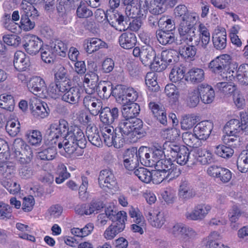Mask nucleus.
Returning a JSON list of instances; mask_svg holds the SVG:
<instances>
[{"label": "nucleus", "instance_id": "e433bc0d", "mask_svg": "<svg viewBox=\"0 0 248 248\" xmlns=\"http://www.w3.org/2000/svg\"><path fill=\"white\" fill-rule=\"evenodd\" d=\"M98 93L101 98L107 99L111 95H112V90L113 85L108 81L100 82L98 85Z\"/></svg>", "mask_w": 248, "mask_h": 248}, {"label": "nucleus", "instance_id": "052dcab7", "mask_svg": "<svg viewBox=\"0 0 248 248\" xmlns=\"http://www.w3.org/2000/svg\"><path fill=\"white\" fill-rule=\"evenodd\" d=\"M12 208L8 204L0 202V220H7L13 217Z\"/></svg>", "mask_w": 248, "mask_h": 248}, {"label": "nucleus", "instance_id": "ea45409f", "mask_svg": "<svg viewBox=\"0 0 248 248\" xmlns=\"http://www.w3.org/2000/svg\"><path fill=\"white\" fill-rule=\"evenodd\" d=\"M185 72V68L184 67L178 64H176L170 73V79L173 82L180 81L184 78Z\"/></svg>", "mask_w": 248, "mask_h": 248}, {"label": "nucleus", "instance_id": "69168bd1", "mask_svg": "<svg viewBox=\"0 0 248 248\" xmlns=\"http://www.w3.org/2000/svg\"><path fill=\"white\" fill-rule=\"evenodd\" d=\"M76 10L77 16L80 18H87L91 17L93 13L91 10L88 8L84 3L81 2L79 5H78Z\"/></svg>", "mask_w": 248, "mask_h": 248}, {"label": "nucleus", "instance_id": "0e129e2a", "mask_svg": "<svg viewBox=\"0 0 248 248\" xmlns=\"http://www.w3.org/2000/svg\"><path fill=\"white\" fill-rule=\"evenodd\" d=\"M28 142L32 145H36L41 143L42 140L41 133L38 130H31L26 135Z\"/></svg>", "mask_w": 248, "mask_h": 248}, {"label": "nucleus", "instance_id": "e2e57ef3", "mask_svg": "<svg viewBox=\"0 0 248 248\" xmlns=\"http://www.w3.org/2000/svg\"><path fill=\"white\" fill-rule=\"evenodd\" d=\"M3 41L8 46L16 47L21 43V37L16 34H5L2 37Z\"/></svg>", "mask_w": 248, "mask_h": 248}, {"label": "nucleus", "instance_id": "6e6552de", "mask_svg": "<svg viewBox=\"0 0 248 248\" xmlns=\"http://www.w3.org/2000/svg\"><path fill=\"white\" fill-rule=\"evenodd\" d=\"M149 0H140L139 2V7L133 5V1H129L126 0L125 5V15L127 19L133 18L143 16L146 13L148 10Z\"/></svg>", "mask_w": 248, "mask_h": 248}, {"label": "nucleus", "instance_id": "680f3d73", "mask_svg": "<svg viewBox=\"0 0 248 248\" xmlns=\"http://www.w3.org/2000/svg\"><path fill=\"white\" fill-rule=\"evenodd\" d=\"M233 150L230 147L223 145L217 146L215 151V154L223 158H229L233 154Z\"/></svg>", "mask_w": 248, "mask_h": 248}, {"label": "nucleus", "instance_id": "a18cd8bd", "mask_svg": "<svg viewBox=\"0 0 248 248\" xmlns=\"http://www.w3.org/2000/svg\"><path fill=\"white\" fill-rule=\"evenodd\" d=\"M174 14L176 18L180 21L187 20L188 18L195 17L196 16L189 13L187 7L184 5H179L174 9Z\"/></svg>", "mask_w": 248, "mask_h": 248}, {"label": "nucleus", "instance_id": "3c124183", "mask_svg": "<svg viewBox=\"0 0 248 248\" xmlns=\"http://www.w3.org/2000/svg\"><path fill=\"white\" fill-rule=\"evenodd\" d=\"M182 146H180L175 143L171 141H166L163 144V149L168 155L170 156L172 158L176 156L177 153L181 150Z\"/></svg>", "mask_w": 248, "mask_h": 248}, {"label": "nucleus", "instance_id": "2eb2a0df", "mask_svg": "<svg viewBox=\"0 0 248 248\" xmlns=\"http://www.w3.org/2000/svg\"><path fill=\"white\" fill-rule=\"evenodd\" d=\"M25 41L23 46L26 51L30 55H36L43 46V42L35 35L27 37Z\"/></svg>", "mask_w": 248, "mask_h": 248}, {"label": "nucleus", "instance_id": "39448f33", "mask_svg": "<svg viewBox=\"0 0 248 248\" xmlns=\"http://www.w3.org/2000/svg\"><path fill=\"white\" fill-rule=\"evenodd\" d=\"M67 46L62 41L57 40L50 45H45L40 50L41 58L46 63H52L54 62L56 56H66Z\"/></svg>", "mask_w": 248, "mask_h": 248}, {"label": "nucleus", "instance_id": "393cba45", "mask_svg": "<svg viewBox=\"0 0 248 248\" xmlns=\"http://www.w3.org/2000/svg\"><path fill=\"white\" fill-rule=\"evenodd\" d=\"M30 91L37 95L40 93L43 92L46 88L44 80L39 77L32 78L28 84Z\"/></svg>", "mask_w": 248, "mask_h": 248}, {"label": "nucleus", "instance_id": "4468645a", "mask_svg": "<svg viewBox=\"0 0 248 248\" xmlns=\"http://www.w3.org/2000/svg\"><path fill=\"white\" fill-rule=\"evenodd\" d=\"M138 156L136 148H128L125 151V168L127 173L131 175L132 172L137 168Z\"/></svg>", "mask_w": 248, "mask_h": 248}, {"label": "nucleus", "instance_id": "c85d7f7f", "mask_svg": "<svg viewBox=\"0 0 248 248\" xmlns=\"http://www.w3.org/2000/svg\"><path fill=\"white\" fill-rule=\"evenodd\" d=\"M212 41L214 47L217 50H222L227 46L226 31H219L213 34Z\"/></svg>", "mask_w": 248, "mask_h": 248}, {"label": "nucleus", "instance_id": "ddd939ff", "mask_svg": "<svg viewBox=\"0 0 248 248\" xmlns=\"http://www.w3.org/2000/svg\"><path fill=\"white\" fill-rule=\"evenodd\" d=\"M13 150L16 156L22 155L27 156L26 161H31L32 151L30 147L20 138L15 140L13 144Z\"/></svg>", "mask_w": 248, "mask_h": 248}, {"label": "nucleus", "instance_id": "774afa93", "mask_svg": "<svg viewBox=\"0 0 248 248\" xmlns=\"http://www.w3.org/2000/svg\"><path fill=\"white\" fill-rule=\"evenodd\" d=\"M222 140L224 143L231 146V148H236L240 145V139L237 135L226 134L223 136Z\"/></svg>", "mask_w": 248, "mask_h": 248}, {"label": "nucleus", "instance_id": "1a4fd4ad", "mask_svg": "<svg viewBox=\"0 0 248 248\" xmlns=\"http://www.w3.org/2000/svg\"><path fill=\"white\" fill-rule=\"evenodd\" d=\"M100 186L104 190L117 189V183L112 172L108 169L101 170L98 178Z\"/></svg>", "mask_w": 248, "mask_h": 248}, {"label": "nucleus", "instance_id": "09e8293b", "mask_svg": "<svg viewBox=\"0 0 248 248\" xmlns=\"http://www.w3.org/2000/svg\"><path fill=\"white\" fill-rule=\"evenodd\" d=\"M215 88L218 91L223 93L225 95L229 96L236 92V88L235 86L232 85L229 83L225 82H221L217 83Z\"/></svg>", "mask_w": 248, "mask_h": 248}, {"label": "nucleus", "instance_id": "4c0bfd02", "mask_svg": "<svg viewBox=\"0 0 248 248\" xmlns=\"http://www.w3.org/2000/svg\"><path fill=\"white\" fill-rule=\"evenodd\" d=\"M221 239V236L217 232H211L208 236V241L206 245V248H230L225 246L223 244L218 242Z\"/></svg>", "mask_w": 248, "mask_h": 248}, {"label": "nucleus", "instance_id": "423d86ee", "mask_svg": "<svg viewBox=\"0 0 248 248\" xmlns=\"http://www.w3.org/2000/svg\"><path fill=\"white\" fill-rule=\"evenodd\" d=\"M143 136L142 121L135 117L126 119L125 116V141L135 143Z\"/></svg>", "mask_w": 248, "mask_h": 248}, {"label": "nucleus", "instance_id": "4be33fe9", "mask_svg": "<svg viewBox=\"0 0 248 248\" xmlns=\"http://www.w3.org/2000/svg\"><path fill=\"white\" fill-rule=\"evenodd\" d=\"M107 21L109 24L115 28L116 30L120 31H124L123 22L124 21V16L116 10H113L110 13H108Z\"/></svg>", "mask_w": 248, "mask_h": 248}, {"label": "nucleus", "instance_id": "5fc2aeb1", "mask_svg": "<svg viewBox=\"0 0 248 248\" xmlns=\"http://www.w3.org/2000/svg\"><path fill=\"white\" fill-rule=\"evenodd\" d=\"M200 96L198 88L189 92L186 99L187 105L190 108L196 107L200 102Z\"/></svg>", "mask_w": 248, "mask_h": 248}, {"label": "nucleus", "instance_id": "412c9836", "mask_svg": "<svg viewBox=\"0 0 248 248\" xmlns=\"http://www.w3.org/2000/svg\"><path fill=\"white\" fill-rule=\"evenodd\" d=\"M29 58L21 51H16L14 55V65L17 71H25L30 66Z\"/></svg>", "mask_w": 248, "mask_h": 248}, {"label": "nucleus", "instance_id": "13d9d810", "mask_svg": "<svg viewBox=\"0 0 248 248\" xmlns=\"http://www.w3.org/2000/svg\"><path fill=\"white\" fill-rule=\"evenodd\" d=\"M112 96L115 98L116 101L124 106V86L122 84L116 85L112 90Z\"/></svg>", "mask_w": 248, "mask_h": 248}, {"label": "nucleus", "instance_id": "7ed1b4c3", "mask_svg": "<svg viewBox=\"0 0 248 248\" xmlns=\"http://www.w3.org/2000/svg\"><path fill=\"white\" fill-rule=\"evenodd\" d=\"M21 10V28L29 31L33 29L35 25V20L39 13L34 6L26 0H23L20 5Z\"/></svg>", "mask_w": 248, "mask_h": 248}, {"label": "nucleus", "instance_id": "8fccbe9b", "mask_svg": "<svg viewBox=\"0 0 248 248\" xmlns=\"http://www.w3.org/2000/svg\"><path fill=\"white\" fill-rule=\"evenodd\" d=\"M192 43L189 42V43H191V45H185L179 48L180 55L185 59L193 58L196 54L197 49L195 46L196 45L192 44Z\"/></svg>", "mask_w": 248, "mask_h": 248}, {"label": "nucleus", "instance_id": "9b49d317", "mask_svg": "<svg viewBox=\"0 0 248 248\" xmlns=\"http://www.w3.org/2000/svg\"><path fill=\"white\" fill-rule=\"evenodd\" d=\"M144 215L150 224L156 228H161L166 221L164 213L157 210H146Z\"/></svg>", "mask_w": 248, "mask_h": 248}, {"label": "nucleus", "instance_id": "a878e982", "mask_svg": "<svg viewBox=\"0 0 248 248\" xmlns=\"http://www.w3.org/2000/svg\"><path fill=\"white\" fill-rule=\"evenodd\" d=\"M86 41V46L85 44L84 48L89 54L96 51L101 48L107 47V44L97 38H89Z\"/></svg>", "mask_w": 248, "mask_h": 248}, {"label": "nucleus", "instance_id": "864d4df0", "mask_svg": "<svg viewBox=\"0 0 248 248\" xmlns=\"http://www.w3.org/2000/svg\"><path fill=\"white\" fill-rule=\"evenodd\" d=\"M189 80L194 83L202 82L204 77V73L202 69L200 68H193L188 73Z\"/></svg>", "mask_w": 248, "mask_h": 248}, {"label": "nucleus", "instance_id": "f704fd0d", "mask_svg": "<svg viewBox=\"0 0 248 248\" xmlns=\"http://www.w3.org/2000/svg\"><path fill=\"white\" fill-rule=\"evenodd\" d=\"M32 110V115L36 118H44L47 116L49 110L47 105L45 103H41L37 104H34V106L31 104L30 105Z\"/></svg>", "mask_w": 248, "mask_h": 248}, {"label": "nucleus", "instance_id": "bb28decb", "mask_svg": "<svg viewBox=\"0 0 248 248\" xmlns=\"http://www.w3.org/2000/svg\"><path fill=\"white\" fill-rule=\"evenodd\" d=\"M124 122H120L115 129L112 145L117 149L123 147L124 145Z\"/></svg>", "mask_w": 248, "mask_h": 248}, {"label": "nucleus", "instance_id": "b1692460", "mask_svg": "<svg viewBox=\"0 0 248 248\" xmlns=\"http://www.w3.org/2000/svg\"><path fill=\"white\" fill-rule=\"evenodd\" d=\"M149 107L151 109L154 117L158 120L160 123L164 125L167 123L166 113L164 108L162 105H160L155 102H150Z\"/></svg>", "mask_w": 248, "mask_h": 248}, {"label": "nucleus", "instance_id": "a19ab883", "mask_svg": "<svg viewBox=\"0 0 248 248\" xmlns=\"http://www.w3.org/2000/svg\"><path fill=\"white\" fill-rule=\"evenodd\" d=\"M162 61L164 62L166 65H173L177 63L178 61V56L177 51L174 50H166L161 53Z\"/></svg>", "mask_w": 248, "mask_h": 248}, {"label": "nucleus", "instance_id": "bf43d9fd", "mask_svg": "<svg viewBox=\"0 0 248 248\" xmlns=\"http://www.w3.org/2000/svg\"><path fill=\"white\" fill-rule=\"evenodd\" d=\"M140 17H138L129 19L125 18V21L126 24L129 23V26L126 30L125 29V31L127 32H129V31L135 32L138 31L142 25V22Z\"/></svg>", "mask_w": 248, "mask_h": 248}, {"label": "nucleus", "instance_id": "0eeeda50", "mask_svg": "<svg viewBox=\"0 0 248 248\" xmlns=\"http://www.w3.org/2000/svg\"><path fill=\"white\" fill-rule=\"evenodd\" d=\"M165 152L164 151H152L146 147L140 148L139 157L141 163L145 166L153 167L157 161L162 159Z\"/></svg>", "mask_w": 248, "mask_h": 248}, {"label": "nucleus", "instance_id": "72a5a7b5", "mask_svg": "<svg viewBox=\"0 0 248 248\" xmlns=\"http://www.w3.org/2000/svg\"><path fill=\"white\" fill-rule=\"evenodd\" d=\"M59 3L57 10L59 13H63V18L66 16L65 14L74 10L78 4V0H59Z\"/></svg>", "mask_w": 248, "mask_h": 248}, {"label": "nucleus", "instance_id": "603ef678", "mask_svg": "<svg viewBox=\"0 0 248 248\" xmlns=\"http://www.w3.org/2000/svg\"><path fill=\"white\" fill-rule=\"evenodd\" d=\"M0 183L11 194H16L20 190V185L11 179H2Z\"/></svg>", "mask_w": 248, "mask_h": 248}, {"label": "nucleus", "instance_id": "a211bd4d", "mask_svg": "<svg viewBox=\"0 0 248 248\" xmlns=\"http://www.w3.org/2000/svg\"><path fill=\"white\" fill-rule=\"evenodd\" d=\"M196 194L193 187L187 181H181L178 191V196L180 199L186 201L193 198Z\"/></svg>", "mask_w": 248, "mask_h": 248}, {"label": "nucleus", "instance_id": "cd10ccee", "mask_svg": "<svg viewBox=\"0 0 248 248\" xmlns=\"http://www.w3.org/2000/svg\"><path fill=\"white\" fill-rule=\"evenodd\" d=\"M156 36L159 43L164 46L172 44L175 40L174 34L170 31H156Z\"/></svg>", "mask_w": 248, "mask_h": 248}, {"label": "nucleus", "instance_id": "9d476101", "mask_svg": "<svg viewBox=\"0 0 248 248\" xmlns=\"http://www.w3.org/2000/svg\"><path fill=\"white\" fill-rule=\"evenodd\" d=\"M231 58L229 55L223 54L217 57L209 63L208 67L216 74L224 72L231 63Z\"/></svg>", "mask_w": 248, "mask_h": 248}, {"label": "nucleus", "instance_id": "f8f14e48", "mask_svg": "<svg viewBox=\"0 0 248 248\" xmlns=\"http://www.w3.org/2000/svg\"><path fill=\"white\" fill-rule=\"evenodd\" d=\"M211 209V207L210 205L205 204H198L194 207L192 211L187 212L185 214V216L188 220H201L206 216Z\"/></svg>", "mask_w": 248, "mask_h": 248}, {"label": "nucleus", "instance_id": "f03ea898", "mask_svg": "<svg viewBox=\"0 0 248 248\" xmlns=\"http://www.w3.org/2000/svg\"><path fill=\"white\" fill-rule=\"evenodd\" d=\"M114 206H109L105 210L107 218L111 220L114 225H111L105 231L104 235L108 240L112 239L116 234L124 230V215L122 211H117Z\"/></svg>", "mask_w": 248, "mask_h": 248}, {"label": "nucleus", "instance_id": "37998d69", "mask_svg": "<svg viewBox=\"0 0 248 248\" xmlns=\"http://www.w3.org/2000/svg\"><path fill=\"white\" fill-rule=\"evenodd\" d=\"M15 106V100L10 94H2L0 95V107L8 111H13Z\"/></svg>", "mask_w": 248, "mask_h": 248}, {"label": "nucleus", "instance_id": "20e7f679", "mask_svg": "<svg viewBox=\"0 0 248 248\" xmlns=\"http://www.w3.org/2000/svg\"><path fill=\"white\" fill-rule=\"evenodd\" d=\"M197 17H189L187 20L180 21L178 28L181 40L186 44L193 42L192 44L199 45L200 43L198 34L195 32V25Z\"/></svg>", "mask_w": 248, "mask_h": 248}, {"label": "nucleus", "instance_id": "dca6fc26", "mask_svg": "<svg viewBox=\"0 0 248 248\" xmlns=\"http://www.w3.org/2000/svg\"><path fill=\"white\" fill-rule=\"evenodd\" d=\"M213 128V123L209 121H202L194 128L193 132L201 140H206L210 136Z\"/></svg>", "mask_w": 248, "mask_h": 248}, {"label": "nucleus", "instance_id": "473e14b6", "mask_svg": "<svg viewBox=\"0 0 248 248\" xmlns=\"http://www.w3.org/2000/svg\"><path fill=\"white\" fill-rule=\"evenodd\" d=\"M182 138L183 142L190 147L197 148L202 144L201 140L196 135L195 132L192 133L189 131L184 132Z\"/></svg>", "mask_w": 248, "mask_h": 248}, {"label": "nucleus", "instance_id": "6ab92c4d", "mask_svg": "<svg viewBox=\"0 0 248 248\" xmlns=\"http://www.w3.org/2000/svg\"><path fill=\"white\" fill-rule=\"evenodd\" d=\"M200 98L202 103L206 104L211 103L214 100L215 93L214 89L210 85L202 84L199 87Z\"/></svg>", "mask_w": 248, "mask_h": 248}, {"label": "nucleus", "instance_id": "4d7b16f0", "mask_svg": "<svg viewBox=\"0 0 248 248\" xmlns=\"http://www.w3.org/2000/svg\"><path fill=\"white\" fill-rule=\"evenodd\" d=\"M2 24L6 29L13 33H16L18 31L20 27L19 25L11 19L10 15L9 14L5 15V17L2 21Z\"/></svg>", "mask_w": 248, "mask_h": 248}, {"label": "nucleus", "instance_id": "c9c22d12", "mask_svg": "<svg viewBox=\"0 0 248 248\" xmlns=\"http://www.w3.org/2000/svg\"><path fill=\"white\" fill-rule=\"evenodd\" d=\"M241 121L237 119H232L225 124L224 129L226 134L237 135L242 131Z\"/></svg>", "mask_w": 248, "mask_h": 248}, {"label": "nucleus", "instance_id": "6e6d98bb", "mask_svg": "<svg viewBox=\"0 0 248 248\" xmlns=\"http://www.w3.org/2000/svg\"><path fill=\"white\" fill-rule=\"evenodd\" d=\"M5 129L12 137L16 136L20 130V124L18 121L10 120L7 122Z\"/></svg>", "mask_w": 248, "mask_h": 248}, {"label": "nucleus", "instance_id": "5701e85b", "mask_svg": "<svg viewBox=\"0 0 248 248\" xmlns=\"http://www.w3.org/2000/svg\"><path fill=\"white\" fill-rule=\"evenodd\" d=\"M83 91L79 87H72L69 91L62 95V99L63 101L71 104L78 103L81 96V93Z\"/></svg>", "mask_w": 248, "mask_h": 248}, {"label": "nucleus", "instance_id": "7c9ffc66", "mask_svg": "<svg viewBox=\"0 0 248 248\" xmlns=\"http://www.w3.org/2000/svg\"><path fill=\"white\" fill-rule=\"evenodd\" d=\"M155 55V52L152 47H143L141 49L140 60L145 66H150L154 61Z\"/></svg>", "mask_w": 248, "mask_h": 248}, {"label": "nucleus", "instance_id": "aec40b11", "mask_svg": "<svg viewBox=\"0 0 248 248\" xmlns=\"http://www.w3.org/2000/svg\"><path fill=\"white\" fill-rule=\"evenodd\" d=\"M100 121L106 125L111 124L118 117V109L113 108L105 107L99 112Z\"/></svg>", "mask_w": 248, "mask_h": 248}, {"label": "nucleus", "instance_id": "2f4dec72", "mask_svg": "<svg viewBox=\"0 0 248 248\" xmlns=\"http://www.w3.org/2000/svg\"><path fill=\"white\" fill-rule=\"evenodd\" d=\"M198 236V233L192 228L186 226L182 235L183 247L191 248L193 246L192 241Z\"/></svg>", "mask_w": 248, "mask_h": 248}, {"label": "nucleus", "instance_id": "79ce46f5", "mask_svg": "<svg viewBox=\"0 0 248 248\" xmlns=\"http://www.w3.org/2000/svg\"><path fill=\"white\" fill-rule=\"evenodd\" d=\"M15 171V164L13 162H5L0 165V174L3 176V179H11Z\"/></svg>", "mask_w": 248, "mask_h": 248}, {"label": "nucleus", "instance_id": "f3484780", "mask_svg": "<svg viewBox=\"0 0 248 248\" xmlns=\"http://www.w3.org/2000/svg\"><path fill=\"white\" fill-rule=\"evenodd\" d=\"M148 9L152 15L148 17V22L149 25L152 28L156 27L157 25L162 23V20L164 17L159 18L158 15L164 12L165 8L161 5H156L154 6L152 4L149 5L148 3Z\"/></svg>", "mask_w": 248, "mask_h": 248}, {"label": "nucleus", "instance_id": "de8ad7c7", "mask_svg": "<svg viewBox=\"0 0 248 248\" xmlns=\"http://www.w3.org/2000/svg\"><path fill=\"white\" fill-rule=\"evenodd\" d=\"M237 168L242 172L248 170V150L243 151L239 155L237 161Z\"/></svg>", "mask_w": 248, "mask_h": 248}, {"label": "nucleus", "instance_id": "49530a36", "mask_svg": "<svg viewBox=\"0 0 248 248\" xmlns=\"http://www.w3.org/2000/svg\"><path fill=\"white\" fill-rule=\"evenodd\" d=\"M140 111L139 105L136 103H125V116L126 119H131L138 116Z\"/></svg>", "mask_w": 248, "mask_h": 248}, {"label": "nucleus", "instance_id": "58836bf2", "mask_svg": "<svg viewBox=\"0 0 248 248\" xmlns=\"http://www.w3.org/2000/svg\"><path fill=\"white\" fill-rule=\"evenodd\" d=\"M89 141L93 145L99 147L102 145V140L96 127H87L86 131Z\"/></svg>", "mask_w": 248, "mask_h": 248}, {"label": "nucleus", "instance_id": "f257e3e1", "mask_svg": "<svg viewBox=\"0 0 248 248\" xmlns=\"http://www.w3.org/2000/svg\"><path fill=\"white\" fill-rule=\"evenodd\" d=\"M64 136L65 147L69 152H75V157L82 155L87 143L82 131L78 126H71Z\"/></svg>", "mask_w": 248, "mask_h": 248}, {"label": "nucleus", "instance_id": "c03bdc74", "mask_svg": "<svg viewBox=\"0 0 248 248\" xmlns=\"http://www.w3.org/2000/svg\"><path fill=\"white\" fill-rule=\"evenodd\" d=\"M132 174L137 176L142 182L146 183H150L152 179V173L144 168L141 167L136 170L134 169L132 172Z\"/></svg>", "mask_w": 248, "mask_h": 248}, {"label": "nucleus", "instance_id": "c756f323", "mask_svg": "<svg viewBox=\"0 0 248 248\" xmlns=\"http://www.w3.org/2000/svg\"><path fill=\"white\" fill-rule=\"evenodd\" d=\"M234 71H232V73ZM232 76L242 85H248V64H242L238 68L235 75Z\"/></svg>", "mask_w": 248, "mask_h": 248}, {"label": "nucleus", "instance_id": "338daca9", "mask_svg": "<svg viewBox=\"0 0 248 248\" xmlns=\"http://www.w3.org/2000/svg\"><path fill=\"white\" fill-rule=\"evenodd\" d=\"M57 154L56 149L54 147H49L38 153V157L41 160H51Z\"/></svg>", "mask_w": 248, "mask_h": 248}]
</instances>
